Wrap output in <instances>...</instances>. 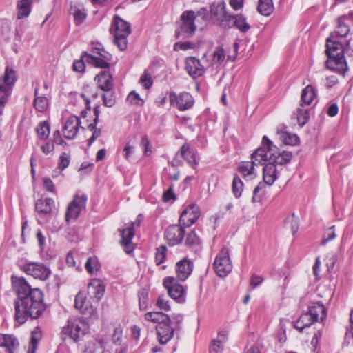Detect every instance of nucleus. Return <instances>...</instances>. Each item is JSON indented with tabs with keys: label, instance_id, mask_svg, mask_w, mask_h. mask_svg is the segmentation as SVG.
Wrapping results in <instances>:
<instances>
[{
	"label": "nucleus",
	"instance_id": "f257e3e1",
	"mask_svg": "<svg viewBox=\"0 0 353 353\" xmlns=\"http://www.w3.org/2000/svg\"><path fill=\"white\" fill-rule=\"evenodd\" d=\"M12 279L17 294L14 302L15 320L22 324L28 317L38 319L46 310L43 292L38 288H32L23 278Z\"/></svg>",
	"mask_w": 353,
	"mask_h": 353
},
{
	"label": "nucleus",
	"instance_id": "f03ea898",
	"mask_svg": "<svg viewBox=\"0 0 353 353\" xmlns=\"http://www.w3.org/2000/svg\"><path fill=\"white\" fill-rule=\"evenodd\" d=\"M351 25H353V12L339 17L336 30L326 41L325 53L328 57L327 68L342 74H345L348 68L344 57L345 47L341 40L350 32Z\"/></svg>",
	"mask_w": 353,
	"mask_h": 353
},
{
	"label": "nucleus",
	"instance_id": "7ed1b4c3",
	"mask_svg": "<svg viewBox=\"0 0 353 353\" xmlns=\"http://www.w3.org/2000/svg\"><path fill=\"white\" fill-rule=\"evenodd\" d=\"M209 12L205 8H201L197 11V14L193 10L184 11L177 23L178 27L175 30L176 39H188L193 37L196 30L195 19L197 16L201 17L203 20H207Z\"/></svg>",
	"mask_w": 353,
	"mask_h": 353
},
{
	"label": "nucleus",
	"instance_id": "20e7f679",
	"mask_svg": "<svg viewBox=\"0 0 353 353\" xmlns=\"http://www.w3.org/2000/svg\"><path fill=\"white\" fill-rule=\"evenodd\" d=\"M110 31L114 32V43L118 48L123 51L127 48V38L131 32L130 25L116 15L111 26Z\"/></svg>",
	"mask_w": 353,
	"mask_h": 353
},
{
	"label": "nucleus",
	"instance_id": "39448f33",
	"mask_svg": "<svg viewBox=\"0 0 353 353\" xmlns=\"http://www.w3.org/2000/svg\"><path fill=\"white\" fill-rule=\"evenodd\" d=\"M277 179V170L276 165L271 163L270 161L264 165L263 169V182H260L257 186L254 189L253 196L252 198V202H259L261 201L264 190L266 185H271Z\"/></svg>",
	"mask_w": 353,
	"mask_h": 353
},
{
	"label": "nucleus",
	"instance_id": "423d86ee",
	"mask_svg": "<svg viewBox=\"0 0 353 353\" xmlns=\"http://www.w3.org/2000/svg\"><path fill=\"white\" fill-rule=\"evenodd\" d=\"M89 330L87 317H70L68 325L63 328V333L68 334L74 341H79Z\"/></svg>",
	"mask_w": 353,
	"mask_h": 353
},
{
	"label": "nucleus",
	"instance_id": "0eeeda50",
	"mask_svg": "<svg viewBox=\"0 0 353 353\" xmlns=\"http://www.w3.org/2000/svg\"><path fill=\"white\" fill-rule=\"evenodd\" d=\"M142 219V215L139 214L135 221L128 223L125 224L123 228L119 229L121 236L120 243L127 254L131 253L134 250L132 240L134 236V228L140 225Z\"/></svg>",
	"mask_w": 353,
	"mask_h": 353
},
{
	"label": "nucleus",
	"instance_id": "6e6552de",
	"mask_svg": "<svg viewBox=\"0 0 353 353\" xmlns=\"http://www.w3.org/2000/svg\"><path fill=\"white\" fill-rule=\"evenodd\" d=\"M225 6V3L223 1L216 3H213L210 6V14L211 17L216 18L222 28L228 29L232 27L233 18L232 15L226 11Z\"/></svg>",
	"mask_w": 353,
	"mask_h": 353
},
{
	"label": "nucleus",
	"instance_id": "1a4fd4ad",
	"mask_svg": "<svg viewBox=\"0 0 353 353\" xmlns=\"http://www.w3.org/2000/svg\"><path fill=\"white\" fill-rule=\"evenodd\" d=\"M214 269L220 277L227 276L232 270V264L230 258L228 248L223 247L216 255L214 261Z\"/></svg>",
	"mask_w": 353,
	"mask_h": 353
},
{
	"label": "nucleus",
	"instance_id": "9d476101",
	"mask_svg": "<svg viewBox=\"0 0 353 353\" xmlns=\"http://www.w3.org/2000/svg\"><path fill=\"white\" fill-rule=\"evenodd\" d=\"M163 285L168 290V295L179 303L185 301V290L179 284L176 278L167 276L163 279Z\"/></svg>",
	"mask_w": 353,
	"mask_h": 353
},
{
	"label": "nucleus",
	"instance_id": "9b49d317",
	"mask_svg": "<svg viewBox=\"0 0 353 353\" xmlns=\"http://www.w3.org/2000/svg\"><path fill=\"white\" fill-rule=\"evenodd\" d=\"M263 147L259 148L254 153L252 154L251 159L255 165H265L269 162L268 152L272 153V142L267 136H263L262 139Z\"/></svg>",
	"mask_w": 353,
	"mask_h": 353
},
{
	"label": "nucleus",
	"instance_id": "f8f14e48",
	"mask_svg": "<svg viewBox=\"0 0 353 353\" xmlns=\"http://www.w3.org/2000/svg\"><path fill=\"white\" fill-rule=\"evenodd\" d=\"M23 272L35 279L46 280L51 274V271L46 265L39 263H28L22 266Z\"/></svg>",
	"mask_w": 353,
	"mask_h": 353
},
{
	"label": "nucleus",
	"instance_id": "ddd939ff",
	"mask_svg": "<svg viewBox=\"0 0 353 353\" xmlns=\"http://www.w3.org/2000/svg\"><path fill=\"white\" fill-rule=\"evenodd\" d=\"M87 196L85 195H76L73 201L68 207L65 220L67 222L74 221L79 216L81 210L85 208Z\"/></svg>",
	"mask_w": 353,
	"mask_h": 353
},
{
	"label": "nucleus",
	"instance_id": "4468645a",
	"mask_svg": "<svg viewBox=\"0 0 353 353\" xmlns=\"http://www.w3.org/2000/svg\"><path fill=\"white\" fill-rule=\"evenodd\" d=\"M169 100L171 105L176 106L180 110H188L194 104L192 95L188 92H183L179 95L171 92L169 95Z\"/></svg>",
	"mask_w": 353,
	"mask_h": 353
},
{
	"label": "nucleus",
	"instance_id": "2eb2a0df",
	"mask_svg": "<svg viewBox=\"0 0 353 353\" xmlns=\"http://www.w3.org/2000/svg\"><path fill=\"white\" fill-rule=\"evenodd\" d=\"M182 225H170L165 231L164 236L170 245L181 243L184 238L185 230Z\"/></svg>",
	"mask_w": 353,
	"mask_h": 353
},
{
	"label": "nucleus",
	"instance_id": "dca6fc26",
	"mask_svg": "<svg viewBox=\"0 0 353 353\" xmlns=\"http://www.w3.org/2000/svg\"><path fill=\"white\" fill-rule=\"evenodd\" d=\"M199 216V207L194 204L190 205L182 211L179 218V224L183 227H190L197 221Z\"/></svg>",
	"mask_w": 353,
	"mask_h": 353
},
{
	"label": "nucleus",
	"instance_id": "f3484780",
	"mask_svg": "<svg viewBox=\"0 0 353 353\" xmlns=\"http://www.w3.org/2000/svg\"><path fill=\"white\" fill-rule=\"evenodd\" d=\"M74 306L76 309L79 310L85 316L90 318L97 317L96 307L87 302L85 294L81 292H79L76 295Z\"/></svg>",
	"mask_w": 353,
	"mask_h": 353
},
{
	"label": "nucleus",
	"instance_id": "a211bd4d",
	"mask_svg": "<svg viewBox=\"0 0 353 353\" xmlns=\"http://www.w3.org/2000/svg\"><path fill=\"white\" fill-rule=\"evenodd\" d=\"M170 323L171 321H165L156 325L158 341L161 345H165L168 343L173 337L175 329H177V327H172Z\"/></svg>",
	"mask_w": 353,
	"mask_h": 353
},
{
	"label": "nucleus",
	"instance_id": "6ab92c4d",
	"mask_svg": "<svg viewBox=\"0 0 353 353\" xmlns=\"http://www.w3.org/2000/svg\"><path fill=\"white\" fill-rule=\"evenodd\" d=\"M194 263L187 257L176 263L175 272L176 278L181 281H185L192 274Z\"/></svg>",
	"mask_w": 353,
	"mask_h": 353
},
{
	"label": "nucleus",
	"instance_id": "aec40b11",
	"mask_svg": "<svg viewBox=\"0 0 353 353\" xmlns=\"http://www.w3.org/2000/svg\"><path fill=\"white\" fill-rule=\"evenodd\" d=\"M85 56H87L86 62L94 67L106 69L110 66L109 61L112 59V54L109 52H104L101 57H97L83 52V57Z\"/></svg>",
	"mask_w": 353,
	"mask_h": 353
},
{
	"label": "nucleus",
	"instance_id": "412c9836",
	"mask_svg": "<svg viewBox=\"0 0 353 353\" xmlns=\"http://www.w3.org/2000/svg\"><path fill=\"white\" fill-rule=\"evenodd\" d=\"M185 69L192 78L201 77L205 72L204 67L201 65L200 61L194 57H190L186 59Z\"/></svg>",
	"mask_w": 353,
	"mask_h": 353
},
{
	"label": "nucleus",
	"instance_id": "4be33fe9",
	"mask_svg": "<svg viewBox=\"0 0 353 353\" xmlns=\"http://www.w3.org/2000/svg\"><path fill=\"white\" fill-rule=\"evenodd\" d=\"M80 119L76 116H70L66 121L63 132L65 139H73L77 134L80 125Z\"/></svg>",
	"mask_w": 353,
	"mask_h": 353
},
{
	"label": "nucleus",
	"instance_id": "5701e85b",
	"mask_svg": "<svg viewBox=\"0 0 353 353\" xmlns=\"http://www.w3.org/2000/svg\"><path fill=\"white\" fill-rule=\"evenodd\" d=\"M181 157L192 168H195L199 163L196 157V150L190 148L188 143H184L179 150Z\"/></svg>",
	"mask_w": 353,
	"mask_h": 353
},
{
	"label": "nucleus",
	"instance_id": "b1692460",
	"mask_svg": "<svg viewBox=\"0 0 353 353\" xmlns=\"http://www.w3.org/2000/svg\"><path fill=\"white\" fill-rule=\"evenodd\" d=\"M105 291V286L102 281L99 279L92 280L88 285V292L90 297L95 299L99 302L103 296Z\"/></svg>",
	"mask_w": 353,
	"mask_h": 353
},
{
	"label": "nucleus",
	"instance_id": "393cba45",
	"mask_svg": "<svg viewBox=\"0 0 353 353\" xmlns=\"http://www.w3.org/2000/svg\"><path fill=\"white\" fill-rule=\"evenodd\" d=\"M94 79L99 88L103 91H110L113 87V79L108 71H101Z\"/></svg>",
	"mask_w": 353,
	"mask_h": 353
},
{
	"label": "nucleus",
	"instance_id": "a878e982",
	"mask_svg": "<svg viewBox=\"0 0 353 353\" xmlns=\"http://www.w3.org/2000/svg\"><path fill=\"white\" fill-rule=\"evenodd\" d=\"M307 312L316 322L323 321L327 316L326 308L323 304L319 302L314 303L312 305L309 306Z\"/></svg>",
	"mask_w": 353,
	"mask_h": 353
},
{
	"label": "nucleus",
	"instance_id": "bb28decb",
	"mask_svg": "<svg viewBox=\"0 0 353 353\" xmlns=\"http://www.w3.org/2000/svg\"><path fill=\"white\" fill-rule=\"evenodd\" d=\"M18 346L19 342L14 336L0 334V347H6L8 353H14Z\"/></svg>",
	"mask_w": 353,
	"mask_h": 353
},
{
	"label": "nucleus",
	"instance_id": "cd10ccee",
	"mask_svg": "<svg viewBox=\"0 0 353 353\" xmlns=\"http://www.w3.org/2000/svg\"><path fill=\"white\" fill-rule=\"evenodd\" d=\"M292 157L291 152L283 151L279 153H270L269 155V161L276 165H284L289 163Z\"/></svg>",
	"mask_w": 353,
	"mask_h": 353
},
{
	"label": "nucleus",
	"instance_id": "c85d7f7f",
	"mask_svg": "<svg viewBox=\"0 0 353 353\" xmlns=\"http://www.w3.org/2000/svg\"><path fill=\"white\" fill-rule=\"evenodd\" d=\"M106 341L103 337H99L87 342L83 353H97L99 350H104Z\"/></svg>",
	"mask_w": 353,
	"mask_h": 353
},
{
	"label": "nucleus",
	"instance_id": "c756f323",
	"mask_svg": "<svg viewBox=\"0 0 353 353\" xmlns=\"http://www.w3.org/2000/svg\"><path fill=\"white\" fill-rule=\"evenodd\" d=\"M316 321L310 316L308 312L302 314L299 319L294 323V327L299 332H303V329L310 327L311 325L315 323Z\"/></svg>",
	"mask_w": 353,
	"mask_h": 353
},
{
	"label": "nucleus",
	"instance_id": "7c9ffc66",
	"mask_svg": "<svg viewBox=\"0 0 353 353\" xmlns=\"http://www.w3.org/2000/svg\"><path fill=\"white\" fill-rule=\"evenodd\" d=\"M54 205V202L52 199L46 198L38 200L36 203L35 208L39 213L47 214L51 212Z\"/></svg>",
	"mask_w": 353,
	"mask_h": 353
},
{
	"label": "nucleus",
	"instance_id": "2f4dec72",
	"mask_svg": "<svg viewBox=\"0 0 353 353\" xmlns=\"http://www.w3.org/2000/svg\"><path fill=\"white\" fill-rule=\"evenodd\" d=\"M316 97L314 88L311 85H308L302 91L300 106H303L304 104L310 105Z\"/></svg>",
	"mask_w": 353,
	"mask_h": 353
},
{
	"label": "nucleus",
	"instance_id": "473e14b6",
	"mask_svg": "<svg viewBox=\"0 0 353 353\" xmlns=\"http://www.w3.org/2000/svg\"><path fill=\"white\" fill-rule=\"evenodd\" d=\"M33 0H19L17 3V19L27 17L31 11Z\"/></svg>",
	"mask_w": 353,
	"mask_h": 353
},
{
	"label": "nucleus",
	"instance_id": "72a5a7b5",
	"mask_svg": "<svg viewBox=\"0 0 353 353\" xmlns=\"http://www.w3.org/2000/svg\"><path fill=\"white\" fill-rule=\"evenodd\" d=\"M34 106L40 112L46 111L48 106V99L45 96H38L37 88L34 90Z\"/></svg>",
	"mask_w": 353,
	"mask_h": 353
},
{
	"label": "nucleus",
	"instance_id": "f704fd0d",
	"mask_svg": "<svg viewBox=\"0 0 353 353\" xmlns=\"http://www.w3.org/2000/svg\"><path fill=\"white\" fill-rule=\"evenodd\" d=\"M257 10L262 15H270L274 10L272 0H259Z\"/></svg>",
	"mask_w": 353,
	"mask_h": 353
},
{
	"label": "nucleus",
	"instance_id": "c9c22d12",
	"mask_svg": "<svg viewBox=\"0 0 353 353\" xmlns=\"http://www.w3.org/2000/svg\"><path fill=\"white\" fill-rule=\"evenodd\" d=\"M233 21L232 23V26H235L237 29L243 32H246L250 28V25L247 23L246 19L244 16L241 14H238L236 16H233Z\"/></svg>",
	"mask_w": 353,
	"mask_h": 353
},
{
	"label": "nucleus",
	"instance_id": "e433bc0d",
	"mask_svg": "<svg viewBox=\"0 0 353 353\" xmlns=\"http://www.w3.org/2000/svg\"><path fill=\"white\" fill-rule=\"evenodd\" d=\"M145 318L146 320L157 323V324H160L161 322L165 321H170V319L167 314L159 312H148L145 314Z\"/></svg>",
	"mask_w": 353,
	"mask_h": 353
},
{
	"label": "nucleus",
	"instance_id": "4c0bfd02",
	"mask_svg": "<svg viewBox=\"0 0 353 353\" xmlns=\"http://www.w3.org/2000/svg\"><path fill=\"white\" fill-rule=\"evenodd\" d=\"M16 81L17 77L15 71L9 67H6L4 76L3 77V81H0V83H2L6 85L11 86V88H13V85H14Z\"/></svg>",
	"mask_w": 353,
	"mask_h": 353
},
{
	"label": "nucleus",
	"instance_id": "58836bf2",
	"mask_svg": "<svg viewBox=\"0 0 353 353\" xmlns=\"http://www.w3.org/2000/svg\"><path fill=\"white\" fill-rule=\"evenodd\" d=\"M50 125L48 121L40 122L36 128L38 138L41 140L48 139L50 134Z\"/></svg>",
	"mask_w": 353,
	"mask_h": 353
},
{
	"label": "nucleus",
	"instance_id": "ea45409f",
	"mask_svg": "<svg viewBox=\"0 0 353 353\" xmlns=\"http://www.w3.org/2000/svg\"><path fill=\"white\" fill-rule=\"evenodd\" d=\"M12 88L11 86L6 85L0 83V105L3 107L8 101L12 93Z\"/></svg>",
	"mask_w": 353,
	"mask_h": 353
},
{
	"label": "nucleus",
	"instance_id": "a19ab883",
	"mask_svg": "<svg viewBox=\"0 0 353 353\" xmlns=\"http://www.w3.org/2000/svg\"><path fill=\"white\" fill-rule=\"evenodd\" d=\"M310 117L307 109L300 106L296 110V119L299 125L303 127L308 121Z\"/></svg>",
	"mask_w": 353,
	"mask_h": 353
},
{
	"label": "nucleus",
	"instance_id": "79ce46f5",
	"mask_svg": "<svg viewBox=\"0 0 353 353\" xmlns=\"http://www.w3.org/2000/svg\"><path fill=\"white\" fill-rule=\"evenodd\" d=\"M232 192L236 198H239L241 195L243 188V183L241 181V179L239 178V176L235 175L234 176L232 184Z\"/></svg>",
	"mask_w": 353,
	"mask_h": 353
},
{
	"label": "nucleus",
	"instance_id": "37998d69",
	"mask_svg": "<svg viewBox=\"0 0 353 353\" xmlns=\"http://www.w3.org/2000/svg\"><path fill=\"white\" fill-rule=\"evenodd\" d=\"M255 163L252 160L250 161H244L239 167V171L244 176H249L253 174Z\"/></svg>",
	"mask_w": 353,
	"mask_h": 353
},
{
	"label": "nucleus",
	"instance_id": "c03bdc74",
	"mask_svg": "<svg viewBox=\"0 0 353 353\" xmlns=\"http://www.w3.org/2000/svg\"><path fill=\"white\" fill-rule=\"evenodd\" d=\"M283 142L286 145H295L299 142V137L295 134L283 132L281 134Z\"/></svg>",
	"mask_w": 353,
	"mask_h": 353
},
{
	"label": "nucleus",
	"instance_id": "a18cd8bd",
	"mask_svg": "<svg viewBox=\"0 0 353 353\" xmlns=\"http://www.w3.org/2000/svg\"><path fill=\"white\" fill-rule=\"evenodd\" d=\"M167 248L165 245H161L157 248L155 254V262L157 265L163 263L166 259Z\"/></svg>",
	"mask_w": 353,
	"mask_h": 353
},
{
	"label": "nucleus",
	"instance_id": "49530a36",
	"mask_svg": "<svg viewBox=\"0 0 353 353\" xmlns=\"http://www.w3.org/2000/svg\"><path fill=\"white\" fill-rule=\"evenodd\" d=\"M87 59V56L83 57V52L81 54V58L79 60H74L72 69L75 72H83L85 68L86 62L85 59Z\"/></svg>",
	"mask_w": 353,
	"mask_h": 353
},
{
	"label": "nucleus",
	"instance_id": "de8ad7c7",
	"mask_svg": "<svg viewBox=\"0 0 353 353\" xmlns=\"http://www.w3.org/2000/svg\"><path fill=\"white\" fill-rule=\"evenodd\" d=\"M39 335L40 334L38 332H32L31 339L28 349V353H35L37 348L38 341L39 340Z\"/></svg>",
	"mask_w": 353,
	"mask_h": 353
},
{
	"label": "nucleus",
	"instance_id": "09e8293b",
	"mask_svg": "<svg viewBox=\"0 0 353 353\" xmlns=\"http://www.w3.org/2000/svg\"><path fill=\"white\" fill-rule=\"evenodd\" d=\"M85 267L89 273L92 274L99 268V264L97 259L95 257H89L85 263Z\"/></svg>",
	"mask_w": 353,
	"mask_h": 353
},
{
	"label": "nucleus",
	"instance_id": "8fccbe9b",
	"mask_svg": "<svg viewBox=\"0 0 353 353\" xmlns=\"http://www.w3.org/2000/svg\"><path fill=\"white\" fill-rule=\"evenodd\" d=\"M225 59V51L221 48H216L213 53V61L216 64H221Z\"/></svg>",
	"mask_w": 353,
	"mask_h": 353
},
{
	"label": "nucleus",
	"instance_id": "3c124183",
	"mask_svg": "<svg viewBox=\"0 0 353 353\" xmlns=\"http://www.w3.org/2000/svg\"><path fill=\"white\" fill-rule=\"evenodd\" d=\"M200 243V239L196 235L194 231L190 232L185 239V244L188 246H194L199 245Z\"/></svg>",
	"mask_w": 353,
	"mask_h": 353
},
{
	"label": "nucleus",
	"instance_id": "603ef678",
	"mask_svg": "<svg viewBox=\"0 0 353 353\" xmlns=\"http://www.w3.org/2000/svg\"><path fill=\"white\" fill-rule=\"evenodd\" d=\"M70 161V155L68 153L63 152L59 157V161L58 164V167L60 170H63L66 168Z\"/></svg>",
	"mask_w": 353,
	"mask_h": 353
},
{
	"label": "nucleus",
	"instance_id": "864d4df0",
	"mask_svg": "<svg viewBox=\"0 0 353 353\" xmlns=\"http://www.w3.org/2000/svg\"><path fill=\"white\" fill-rule=\"evenodd\" d=\"M223 350V347L220 341L216 339L211 341L209 347V353H222Z\"/></svg>",
	"mask_w": 353,
	"mask_h": 353
},
{
	"label": "nucleus",
	"instance_id": "5fc2aeb1",
	"mask_svg": "<svg viewBox=\"0 0 353 353\" xmlns=\"http://www.w3.org/2000/svg\"><path fill=\"white\" fill-rule=\"evenodd\" d=\"M140 83L143 84L145 89H149L153 83L151 75L145 70L140 78Z\"/></svg>",
	"mask_w": 353,
	"mask_h": 353
},
{
	"label": "nucleus",
	"instance_id": "6e6d98bb",
	"mask_svg": "<svg viewBox=\"0 0 353 353\" xmlns=\"http://www.w3.org/2000/svg\"><path fill=\"white\" fill-rule=\"evenodd\" d=\"M127 100L132 104L137 105H142L143 101L140 98L139 94L134 91H132L128 96Z\"/></svg>",
	"mask_w": 353,
	"mask_h": 353
},
{
	"label": "nucleus",
	"instance_id": "4d7b16f0",
	"mask_svg": "<svg viewBox=\"0 0 353 353\" xmlns=\"http://www.w3.org/2000/svg\"><path fill=\"white\" fill-rule=\"evenodd\" d=\"M74 19L77 25L81 24L86 18L87 14L84 10H75L74 13Z\"/></svg>",
	"mask_w": 353,
	"mask_h": 353
},
{
	"label": "nucleus",
	"instance_id": "13d9d810",
	"mask_svg": "<svg viewBox=\"0 0 353 353\" xmlns=\"http://www.w3.org/2000/svg\"><path fill=\"white\" fill-rule=\"evenodd\" d=\"M148 292L145 290H141L139 292V304L140 310H145L148 304Z\"/></svg>",
	"mask_w": 353,
	"mask_h": 353
},
{
	"label": "nucleus",
	"instance_id": "bf43d9fd",
	"mask_svg": "<svg viewBox=\"0 0 353 353\" xmlns=\"http://www.w3.org/2000/svg\"><path fill=\"white\" fill-rule=\"evenodd\" d=\"M157 305L161 310L165 311H169L170 310V306L169 305V301L165 299L164 295H161L158 297L157 301Z\"/></svg>",
	"mask_w": 353,
	"mask_h": 353
},
{
	"label": "nucleus",
	"instance_id": "052dcab7",
	"mask_svg": "<svg viewBox=\"0 0 353 353\" xmlns=\"http://www.w3.org/2000/svg\"><path fill=\"white\" fill-rule=\"evenodd\" d=\"M334 226H332L329 228V230L327 232L326 234L323 237V239L321 240V244L324 245H325L328 241L334 239L336 237V234L334 231L333 230Z\"/></svg>",
	"mask_w": 353,
	"mask_h": 353
},
{
	"label": "nucleus",
	"instance_id": "680f3d73",
	"mask_svg": "<svg viewBox=\"0 0 353 353\" xmlns=\"http://www.w3.org/2000/svg\"><path fill=\"white\" fill-rule=\"evenodd\" d=\"M193 43L189 41L176 43L174 46V50H185L193 48Z\"/></svg>",
	"mask_w": 353,
	"mask_h": 353
},
{
	"label": "nucleus",
	"instance_id": "e2e57ef3",
	"mask_svg": "<svg viewBox=\"0 0 353 353\" xmlns=\"http://www.w3.org/2000/svg\"><path fill=\"white\" fill-rule=\"evenodd\" d=\"M141 145L143 147L144 150V153L146 156H148L152 152L151 150L150 149V141L148 139V137L146 135H144L141 141Z\"/></svg>",
	"mask_w": 353,
	"mask_h": 353
},
{
	"label": "nucleus",
	"instance_id": "0e129e2a",
	"mask_svg": "<svg viewBox=\"0 0 353 353\" xmlns=\"http://www.w3.org/2000/svg\"><path fill=\"white\" fill-rule=\"evenodd\" d=\"M122 329L121 327H116L114 330V334H112V341L115 344L119 345L121 343V339L122 337Z\"/></svg>",
	"mask_w": 353,
	"mask_h": 353
},
{
	"label": "nucleus",
	"instance_id": "69168bd1",
	"mask_svg": "<svg viewBox=\"0 0 353 353\" xmlns=\"http://www.w3.org/2000/svg\"><path fill=\"white\" fill-rule=\"evenodd\" d=\"M175 199L176 196L174 193L172 185H171L165 192H163V199L164 201L168 202L172 199L174 200Z\"/></svg>",
	"mask_w": 353,
	"mask_h": 353
},
{
	"label": "nucleus",
	"instance_id": "338daca9",
	"mask_svg": "<svg viewBox=\"0 0 353 353\" xmlns=\"http://www.w3.org/2000/svg\"><path fill=\"white\" fill-rule=\"evenodd\" d=\"M263 281V278L261 276L253 274L250 279V285L252 288L259 286Z\"/></svg>",
	"mask_w": 353,
	"mask_h": 353
},
{
	"label": "nucleus",
	"instance_id": "774afa93",
	"mask_svg": "<svg viewBox=\"0 0 353 353\" xmlns=\"http://www.w3.org/2000/svg\"><path fill=\"white\" fill-rule=\"evenodd\" d=\"M43 187L45 188V189L47 191L51 192H54V190H55L54 185L52 181L50 178H48V177L43 178Z\"/></svg>",
	"mask_w": 353,
	"mask_h": 353
}]
</instances>
